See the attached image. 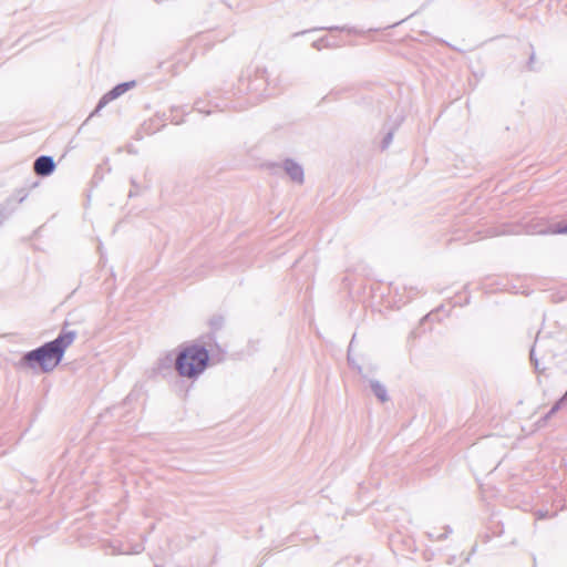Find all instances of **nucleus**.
<instances>
[{"instance_id": "obj_1", "label": "nucleus", "mask_w": 567, "mask_h": 567, "mask_svg": "<svg viewBox=\"0 0 567 567\" xmlns=\"http://www.w3.org/2000/svg\"><path fill=\"white\" fill-rule=\"evenodd\" d=\"M75 338V331H62L54 340L24 353L21 363L30 369L40 368L43 373L51 372L61 362L66 348Z\"/></svg>"}, {"instance_id": "obj_2", "label": "nucleus", "mask_w": 567, "mask_h": 567, "mask_svg": "<svg viewBox=\"0 0 567 567\" xmlns=\"http://www.w3.org/2000/svg\"><path fill=\"white\" fill-rule=\"evenodd\" d=\"M208 360L209 354L205 346H186L175 359V369L181 377L195 379L204 372Z\"/></svg>"}, {"instance_id": "obj_3", "label": "nucleus", "mask_w": 567, "mask_h": 567, "mask_svg": "<svg viewBox=\"0 0 567 567\" xmlns=\"http://www.w3.org/2000/svg\"><path fill=\"white\" fill-rule=\"evenodd\" d=\"M134 85H135V82L131 81V82H124V83H121V84H117L116 86H114L111 91H109L106 94H104L102 96V99L99 101L96 109L91 114V116L94 115L95 113L100 112V110H102L107 103L117 99L118 96L124 94L127 90L133 87Z\"/></svg>"}, {"instance_id": "obj_4", "label": "nucleus", "mask_w": 567, "mask_h": 567, "mask_svg": "<svg viewBox=\"0 0 567 567\" xmlns=\"http://www.w3.org/2000/svg\"><path fill=\"white\" fill-rule=\"evenodd\" d=\"M28 194L24 189H20L16 193L13 198H9L0 209V224L9 218L11 214L16 210L17 206L21 204Z\"/></svg>"}, {"instance_id": "obj_5", "label": "nucleus", "mask_w": 567, "mask_h": 567, "mask_svg": "<svg viewBox=\"0 0 567 567\" xmlns=\"http://www.w3.org/2000/svg\"><path fill=\"white\" fill-rule=\"evenodd\" d=\"M33 169L39 176H49L55 169L53 157L48 155L39 156L33 163Z\"/></svg>"}, {"instance_id": "obj_6", "label": "nucleus", "mask_w": 567, "mask_h": 567, "mask_svg": "<svg viewBox=\"0 0 567 567\" xmlns=\"http://www.w3.org/2000/svg\"><path fill=\"white\" fill-rule=\"evenodd\" d=\"M284 168H285V172L291 178V181H293L298 184L303 183L305 175H303V168L301 167V165L296 163L293 159L288 158L284 162Z\"/></svg>"}, {"instance_id": "obj_7", "label": "nucleus", "mask_w": 567, "mask_h": 567, "mask_svg": "<svg viewBox=\"0 0 567 567\" xmlns=\"http://www.w3.org/2000/svg\"><path fill=\"white\" fill-rule=\"evenodd\" d=\"M370 388L374 395L381 401L386 402L389 400L388 391L385 386L378 380H370Z\"/></svg>"}, {"instance_id": "obj_8", "label": "nucleus", "mask_w": 567, "mask_h": 567, "mask_svg": "<svg viewBox=\"0 0 567 567\" xmlns=\"http://www.w3.org/2000/svg\"><path fill=\"white\" fill-rule=\"evenodd\" d=\"M567 404V391L565 394L551 406L547 414L543 417V421H548L556 412L563 409Z\"/></svg>"}, {"instance_id": "obj_9", "label": "nucleus", "mask_w": 567, "mask_h": 567, "mask_svg": "<svg viewBox=\"0 0 567 567\" xmlns=\"http://www.w3.org/2000/svg\"><path fill=\"white\" fill-rule=\"evenodd\" d=\"M209 328L212 330V333L208 336L209 339L213 338L214 333H216L218 330H220L224 326V317L220 315H215L209 319Z\"/></svg>"}, {"instance_id": "obj_10", "label": "nucleus", "mask_w": 567, "mask_h": 567, "mask_svg": "<svg viewBox=\"0 0 567 567\" xmlns=\"http://www.w3.org/2000/svg\"><path fill=\"white\" fill-rule=\"evenodd\" d=\"M392 138H393V133H392V132H389V133L384 136V138H383V141H382V148H383V150H384V148H386V147H389V145H390V144H391V142H392Z\"/></svg>"}, {"instance_id": "obj_11", "label": "nucleus", "mask_w": 567, "mask_h": 567, "mask_svg": "<svg viewBox=\"0 0 567 567\" xmlns=\"http://www.w3.org/2000/svg\"><path fill=\"white\" fill-rule=\"evenodd\" d=\"M556 234H563L567 235V225H557V228L555 229Z\"/></svg>"}, {"instance_id": "obj_12", "label": "nucleus", "mask_w": 567, "mask_h": 567, "mask_svg": "<svg viewBox=\"0 0 567 567\" xmlns=\"http://www.w3.org/2000/svg\"><path fill=\"white\" fill-rule=\"evenodd\" d=\"M534 61H535V53H534V52H532V54H530V56H529V61H528V66H529V69H533V68H532V64L534 63Z\"/></svg>"}, {"instance_id": "obj_13", "label": "nucleus", "mask_w": 567, "mask_h": 567, "mask_svg": "<svg viewBox=\"0 0 567 567\" xmlns=\"http://www.w3.org/2000/svg\"><path fill=\"white\" fill-rule=\"evenodd\" d=\"M328 30H344L346 28H338V27H330L327 28Z\"/></svg>"}, {"instance_id": "obj_14", "label": "nucleus", "mask_w": 567, "mask_h": 567, "mask_svg": "<svg viewBox=\"0 0 567 567\" xmlns=\"http://www.w3.org/2000/svg\"><path fill=\"white\" fill-rule=\"evenodd\" d=\"M445 537H446V534H442V535L436 536L435 539H443Z\"/></svg>"}, {"instance_id": "obj_15", "label": "nucleus", "mask_w": 567, "mask_h": 567, "mask_svg": "<svg viewBox=\"0 0 567 567\" xmlns=\"http://www.w3.org/2000/svg\"><path fill=\"white\" fill-rule=\"evenodd\" d=\"M136 194H137L136 192H133V190L131 189V190H130V193H128V196H130V197H133V196H134V195H136Z\"/></svg>"}, {"instance_id": "obj_16", "label": "nucleus", "mask_w": 567, "mask_h": 567, "mask_svg": "<svg viewBox=\"0 0 567 567\" xmlns=\"http://www.w3.org/2000/svg\"><path fill=\"white\" fill-rule=\"evenodd\" d=\"M530 359L534 360V349L530 350Z\"/></svg>"}, {"instance_id": "obj_17", "label": "nucleus", "mask_w": 567, "mask_h": 567, "mask_svg": "<svg viewBox=\"0 0 567 567\" xmlns=\"http://www.w3.org/2000/svg\"><path fill=\"white\" fill-rule=\"evenodd\" d=\"M545 516H546V515H545L544 513H539V515H538V517H539V518H543V517H545Z\"/></svg>"}, {"instance_id": "obj_18", "label": "nucleus", "mask_w": 567, "mask_h": 567, "mask_svg": "<svg viewBox=\"0 0 567 567\" xmlns=\"http://www.w3.org/2000/svg\"><path fill=\"white\" fill-rule=\"evenodd\" d=\"M155 1L159 3V2H162L163 0H155Z\"/></svg>"}]
</instances>
